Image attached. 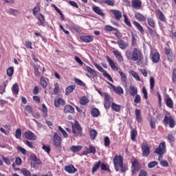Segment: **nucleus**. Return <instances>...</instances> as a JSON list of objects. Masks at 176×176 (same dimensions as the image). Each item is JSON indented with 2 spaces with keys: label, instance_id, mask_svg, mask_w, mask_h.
Here are the masks:
<instances>
[{
  "label": "nucleus",
  "instance_id": "nucleus-46",
  "mask_svg": "<svg viewBox=\"0 0 176 176\" xmlns=\"http://www.w3.org/2000/svg\"><path fill=\"white\" fill-rule=\"evenodd\" d=\"M41 85L43 89H46V87H47V82L43 76H41Z\"/></svg>",
  "mask_w": 176,
  "mask_h": 176
},
{
  "label": "nucleus",
  "instance_id": "nucleus-5",
  "mask_svg": "<svg viewBox=\"0 0 176 176\" xmlns=\"http://www.w3.org/2000/svg\"><path fill=\"white\" fill-rule=\"evenodd\" d=\"M96 68H97L98 70H99L100 72L102 73L103 76H104V78H107V79H108V80H109V82H113V79H112V77L111 76V75H109V74H108V72H107L105 71V69H104V68H102V67H101V65L95 63L94 64Z\"/></svg>",
  "mask_w": 176,
  "mask_h": 176
},
{
  "label": "nucleus",
  "instance_id": "nucleus-6",
  "mask_svg": "<svg viewBox=\"0 0 176 176\" xmlns=\"http://www.w3.org/2000/svg\"><path fill=\"white\" fill-rule=\"evenodd\" d=\"M154 153H157L160 156L164 155L166 153V142L160 143L158 147L154 151Z\"/></svg>",
  "mask_w": 176,
  "mask_h": 176
},
{
  "label": "nucleus",
  "instance_id": "nucleus-9",
  "mask_svg": "<svg viewBox=\"0 0 176 176\" xmlns=\"http://www.w3.org/2000/svg\"><path fill=\"white\" fill-rule=\"evenodd\" d=\"M107 84L109 85V86L111 87L113 91L116 94H118V96H120V95L123 94V93H124V91H123V88H122V87H115V85H113V84H111L109 82H107Z\"/></svg>",
  "mask_w": 176,
  "mask_h": 176
},
{
  "label": "nucleus",
  "instance_id": "nucleus-40",
  "mask_svg": "<svg viewBox=\"0 0 176 176\" xmlns=\"http://www.w3.org/2000/svg\"><path fill=\"white\" fill-rule=\"evenodd\" d=\"M21 173L24 176H31V172L25 168H21Z\"/></svg>",
  "mask_w": 176,
  "mask_h": 176
},
{
  "label": "nucleus",
  "instance_id": "nucleus-13",
  "mask_svg": "<svg viewBox=\"0 0 176 176\" xmlns=\"http://www.w3.org/2000/svg\"><path fill=\"white\" fill-rule=\"evenodd\" d=\"M81 42L85 43H90L94 41V37L93 36H80Z\"/></svg>",
  "mask_w": 176,
  "mask_h": 176
},
{
  "label": "nucleus",
  "instance_id": "nucleus-47",
  "mask_svg": "<svg viewBox=\"0 0 176 176\" xmlns=\"http://www.w3.org/2000/svg\"><path fill=\"white\" fill-rule=\"evenodd\" d=\"M119 74L121 76V80L124 83H127V77L126 76V74L123 72H119Z\"/></svg>",
  "mask_w": 176,
  "mask_h": 176
},
{
  "label": "nucleus",
  "instance_id": "nucleus-10",
  "mask_svg": "<svg viewBox=\"0 0 176 176\" xmlns=\"http://www.w3.org/2000/svg\"><path fill=\"white\" fill-rule=\"evenodd\" d=\"M106 59L107 63H109V65H110L113 71L119 70V68L118 67V66H116V63H115V62L111 59V57H109V56H106Z\"/></svg>",
  "mask_w": 176,
  "mask_h": 176
},
{
  "label": "nucleus",
  "instance_id": "nucleus-31",
  "mask_svg": "<svg viewBox=\"0 0 176 176\" xmlns=\"http://www.w3.org/2000/svg\"><path fill=\"white\" fill-rule=\"evenodd\" d=\"M76 88V86L75 85L68 86L65 89L66 96H69V94H71V93H72Z\"/></svg>",
  "mask_w": 176,
  "mask_h": 176
},
{
  "label": "nucleus",
  "instance_id": "nucleus-55",
  "mask_svg": "<svg viewBox=\"0 0 176 176\" xmlns=\"http://www.w3.org/2000/svg\"><path fill=\"white\" fill-rule=\"evenodd\" d=\"M135 104H140L141 102V96L140 94L135 95V99L133 100Z\"/></svg>",
  "mask_w": 176,
  "mask_h": 176
},
{
  "label": "nucleus",
  "instance_id": "nucleus-43",
  "mask_svg": "<svg viewBox=\"0 0 176 176\" xmlns=\"http://www.w3.org/2000/svg\"><path fill=\"white\" fill-rule=\"evenodd\" d=\"M130 74H131V75L132 76H133V78H134L135 79H136V80H138V82H140L141 78L140 77V76L138 75V74L137 72H134V71H131V72H130Z\"/></svg>",
  "mask_w": 176,
  "mask_h": 176
},
{
  "label": "nucleus",
  "instance_id": "nucleus-1",
  "mask_svg": "<svg viewBox=\"0 0 176 176\" xmlns=\"http://www.w3.org/2000/svg\"><path fill=\"white\" fill-rule=\"evenodd\" d=\"M113 162L116 171L121 170V173H126L129 168L127 166L123 164V157L116 155L113 157Z\"/></svg>",
  "mask_w": 176,
  "mask_h": 176
},
{
  "label": "nucleus",
  "instance_id": "nucleus-56",
  "mask_svg": "<svg viewBox=\"0 0 176 176\" xmlns=\"http://www.w3.org/2000/svg\"><path fill=\"white\" fill-rule=\"evenodd\" d=\"M71 29L73 30V31H76V32H78V34H80V32H82V30L80 29V27L78 25L72 26Z\"/></svg>",
  "mask_w": 176,
  "mask_h": 176
},
{
  "label": "nucleus",
  "instance_id": "nucleus-14",
  "mask_svg": "<svg viewBox=\"0 0 176 176\" xmlns=\"http://www.w3.org/2000/svg\"><path fill=\"white\" fill-rule=\"evenodd\" d=\"M165 54L168 58V60L173 63V60H174V56H173V51H171V49L170 48H165L164 49Z\"/></svg>",
  "mask_w": 176,
  "mask_h": 176
},
{
  "label": "nucleus",
  "instance_id": "nucleus-26",
  "mask_svg": "<svg viewBox=\"0 0 176 176\" xmlns=\"http://www.w3.org/2000/svg\"><path fill=\"white\" fill-rule=\"evenodd\" d=\"M92 10H94V12L96 13V14H98L102 17H104V16H105V14H104V12L102 11V10H101V8H100V7L98 6H94L92 8Z\"/></svg>",
  "mask_w": 176,
  "mask_h": 176
},
{
  "label": "nucleus",
  "instance_id": "nucleus-29",
  "mask_svg": "<svg viewBox=\"0 0 176 176\" xmlns=\"http://www.w3.org/2000/svg\"><path fill=\"white\" fill-rule=\"evenodd\" d=\"M116 58L118 60V61L122 62L123 61V56H122V53L118 50H115L113 52Z\"/></svg>",
  "mask_w": 176,
  "mask_h": 176
},
{
  "label": "nucleus",
  "instance_id": "nucleus-38",
  "mask_svg": "<svg viewBox=\"0 0 176 176\" xmlns=\"http://www.w3.org/2000/svg\"><path fill=\"white\" fill-rule=\"evenodd\" d=\"M121 106L120 104H117L116 103H112L111 104V109L115 111V112H120V111Z\"/></svg>",
  "mask_w": 176,
  "mask_h": 176
},
{
  "label": "nucleus",
  "instance_id": "nucleus-53",
  "mask_svg": "<svg viewBox=\"0 0 176 176\" xmlns=\"http://www.w3.org/2000/svg\"><path fill=\"white\" fill-rule=\"evenodd\" d=\"M124 16V23L126 24V25H127L128 27H130L131 28L132 25H131V22H130V21L129 20V18H127V15H123Z\"/></svg>",
  "mask_w": 176,
  "mask_h": 176
},
{
  "label": "nucleus",
  "instance_id": "nucleus-21",
  "mask_svg": "<svg viewBox=\"0 0 176 176\" xmlns=\"http://www.w3.org/2000/svg\"><path fill=\"white\" fill-rule=\"evenodd\" d=\"M133 25H135V27H136L137 30L140 31L142 35H144V34H145V30H144V28L142 27V25H141V24H140V23L137 22L136 21H133Z\"/></svg>",
  "mask_w": 176,
  "mask_h": 176
},
{
  "label": "nucleus",
  "instance_id": "nucleus-23",
  "mask_svg": "<svg viewBox=\"0 0 176 176\" xmlns=\"http://www.w3.org/2000/svg\"><path fill=\"white\" fill-rule=\"evenodd\" d=\"M157 16L160 21H162V23H166V16H164V14H163V12H162V10L159 9L157 10Z\"/></svg>",
  "mask_w": 176,
  "mask_h": 176
},
{
  "label": "nucleus",
  "instance_id": "nucleus-20",
  "mask_svg": "<svg viewBox=\"0 0 176 176\" xmlns=\"http://www.w3.org/2000/svg\"><path fill=\"white\" fill-rule=\"evenodd\" d=\"M97 150H96V147L90 145L89 148H87L86 151H84V155H89V153H93V155H96Z\"/></svg>",
  "mask_w": 176,
  "mask_h": 176
},
{
  "label": "nucleus",
  "instance_id": "nucleus-32",
  "mask_svg": "<svg viewBox=\"0 0 176 176\" xmlns=\"http://www.w3.org/2000/svg\"><path fill=\"white\" fill-rule=\"evenodd\" d=\"M137 135H138V132L135 129H133L131 132V141H133V142H135Z\"/></svg>",
  "mask_w": 176,
  "mask_h": 176
},
{
  "label": "nucleus",
  "instance_id": "nucleus-16",
  "mask_svg": "<svg viewBox=\"0 0 176 176\" xmlns=\"http://www.w3.org/2000/svg\"><path fill=\"white\" fill-rule=\"evenodd\" d=\"M129 94L131 97H135L137 94H138V88L134 87L133 85H131L129 87Z\"/></svg>",
  "mask_w": 176,
  "mask_h": 176
},
{
  "label": "nucleus",
  "instance_id": "nucleus-18",
  "mask_svg": "<svg viewBox=\"0 0 176 176\" xmlns=\"http://www.w3.org/2000/svg\"><path fill=\"white\" fill-rule=\"evenodd\" d=\"M38 21L37 24L39 26L45 27V23H46V20L45 19V16H43L42 14H40L38 16Z\"/></svg>",
  "mask_w": 176,
  "mask_h": 176
},
{
  "label": "nucleus",
  "instance_id": "nucleus-25",
  "mask_svg": "<svg viewBox=\"0 0 176 176\" xmlns=\"http://www.w3.org/2000/svg\"><path fill=\"white\" fill-rule=\"evenodd\" d=\"M60 105H65V100L61 98H58L54 101V106L56 108L60 107Z\"/></svg>",
  "mask_w": 176,
  "mask_h": 176
},
{
  "label": "nucleus",
  "instance_id": "nucleus-57",
  "mask_svg": "<svg viewBox=\"0 0 176 176\" xmlns=\"http://www.w3.org/2000/svg\"><path fill=\"white\" fill-rule=\"evenodd\" d=\"M157 164H159V162L156 161H153L148 164V168H153V167H156Z\"/></svg>",
  "mask_w": 176,
  "mask_h": 176
},
{
  "label": "nucleus",
  "instance_id": "nucleus-15",
  "mask_svg": "<svg viewBox=\"0 0 176 176\" xmlns=\"http://www.w3.org/2000/svg\"><path fill=\"white\" fill-rule=\"evenodd\" d=\"M117 44L118 45L120 49H122V50H126V49L129 47V43L125 42L122 39L118 40L117 41Z\"/></svg>",
  "mask_w": 176,
  "mask_h": 176
},
{
  "label": "nucleus",
  "instance_id": "nucleus-52",
  "mask_svg": "<svg viewBox=\"0 0 176 176\" xmlns=\"http://www.w3.org/2000/svg\"><path fill=\"white\" fill-rule=\"evenodd\" d=\"M41 67L39 65L34 66V75L35 76H41V72H39V69Z\"/></svg>",
  "mask_w": 176,
  "mask_h": 176
},
{
  "label": "nucleus",
  "instance_id": "nucleus-58",
  "mask_svg": "<svg viewBox=\"0 0 176 176\" xmlns=\"http://www.w3.org/2000/svg\"><path fill=\"white\" fill-rule=\"evenodd\" d=\"M167 139L169 141L170 144H173V142H175V137H174L173 134H168Z\"/></svg>",
  "mask_w": 176,
  "mask_h": 176
},
{
  "label": "nucleus",
  "instance_id": "nucleus-60",
  "mask_svg": "<svg viewBox=\"0 0 176 176\" xmlns=\"http://www.w3.org/2000/svg\"><path fill=\"white\" fill-rule=\"evenodd\" d=\"M15 138H17V140H20V138H21V129H17L16 130Z\"/></svg>",
  "mask_w": 176,
  "mask_h": 176
},
{
  "label": "nucleus",
  "instance_id": "nucleus-51",
  "mask_svg": "<svg viewBox=\"0 0 176 176\" xmlns=\"http://www.w3.org/2000/svg\"><path fill=\"white\" fill-rule=\"evenodd\" d=\"M100 166H101V161H98L97 164L94 166L92 168V173H96V171L100 168Z\"/></svg>",
  "mask_w": 176,
  "mask_h": 176
},
{
  "label": "nucleus",
  "instance_id": "nucleus-37",
  "mask_svg": "<svg viewBox=\"0 0 176 176\" xmlns=\"http://www.w3.org/2000/svg\"><path fill=\"white\" fill-rule=\"evenodd\" d=\"M74 82L76 84L78 85V86H81L82 87H86V84L82 81V80L78 78H74Z\"/></svg>",
  "mask_w": 176,
  "mask_h": 176
},
{
  "label": "nucleus",
  "instance_id": "nucleus-62",
  "mask_svg": "<svg viewBox=\"0 0 176 176\" xmlns=\"http://www.w3.org/2000/svg\"><path fill=\"white\" fill-rule=\"evenodd\" d=\"M155 87V78L151 77L150 78V89L153 90Z\"/></svg>",
  "mask_w": 176,
  "mask_h": 176
},
{
  "label": "nucleus",
  "instance_id": "nucleus-17",
  "mask_svg": "<svg viewBox=\"0 0 176 176\" xmlns=\"http://www.w3.org/2000/svg\"><path fill=\"white\" fill-rule=\"evenodd\" d=\"M65 170L67 171V173H69V174H74L78 171V169L76 168L72 164L66 166L65 167Z\"/></svg>",
  "mask_w": 176,
  "mask_h": 176
},
{
  "label": "nucleus",
  "instance_id": "nucleus-48",
  "mask_svg": "<svg viewBox=\"0 0 176 176\" xmlns=\"http://www.w3.org/2000/svg\"><path fill=\"white\" fill-rule=\"evenodd\" d=\"M12 90V92L14 93V94H19V84H14Z\"/></svg>",
  "mask_w": 176,
  "mask_h": 176
},
{
  "label": "nucleus",
  "instance_id": "nucleus-64",
  "mask_svg": "<svg viewBox=\"0 0 176 176\" xmlns=\"http://www.w3.org/2000/svg\"><path fill=\"white\" fill-rule=\"evenodd\" d=\"M172 82L173 83L176 82V68L173 69V70Z\"/></svg>",
  "mask_w": 176,
  "mask_h": 176
},
{
  "label": "nucleus",
  "instance_id": "nucleus-35",
  "mask_svg": "<svg viewBox=\"0 0 176 176\" xmlns=\"http://www.w3.org/2000/svg\"><path fill=\"white\" fill-rule=\"evenodd\" d=\"M80 105H87L89 104V98H87L86 96L80 98Z\"/></svg>",
  "mask_w": 176,
  "mask_h": 176
},
{
  "label": "nucleus",
  "instance_id": "nucleus-27",
  "mask_svg": "<svg viewBox=\"0 0 176 176\" xmlns=\"http://www.w3.org/2000/svg\"><path fill=\"white\" fill-rule=\"evenodd\" d=\"M135 17L138 21H146V16H144L140 12H137L135 14Z\"/></svg>",
  "mask_w": 176,
  "mask_h": 176
},
{
  "label": "nucleus",
  "instance_id": "nucleus-22",
  "mask_svg": "<svg viewBox=\"0 0 176 176\" xmlns=\"http://www.w3.org/2000/svg\"><path fill=\"white\" fill-rule=\"evenodd\" d=\"M135 115L138 123H142V116L141 115V111L138 109L135 110Z\"/></svg>",
  "mask_w": 176,
  "mask_h": 176
},
{
  "label": "nucleus",
  "instance_id": "nucleus-3",
  "mask_svg": "<svg viewBox=\"0 0 176 176\" xmlns=\"http://www.w3.org/2000/svg\"><path fill=\"white\" fill-rule=\"evenodd\" d=\"M163 124H164V126H168L169 124V127L170 129H174V127H175V120L171 116L169 117L165 116L163 120Z\"/></svg>",
  "mask_w": 176,
  "mask_h": 176
},
{
  "label": "nucleus",
  "instance_id": "nucleus-42",
  "mask_svg": "<svg viewBox=\"0 0 176 176\" xmlns=\"http://www.w3.org/2000/svg\"><path fill=\"white\" fill-rule=\"evenodd\" d=\"M105 31H109V32H112L113 31H118V29L116 28H113L109 25H107L104 26Z\"/></svg>",
  "mask_w": 176,
  "mask_h": 176
},
{
  "label": "nucleus",
  "instance_id": "nucleus-36",
  "mask_svg": "<svg viewBox=\"0 0 176 176\" xmlns=\"http://www.w3.org/2000/svg\"><path fill=\"white\" fill-rule=\"evenodd\" d=\"M82 149V146H72L70 148L73 153H77V152H80Z\"/></svg>",
  "mask_w": 176,
  "mask_h": 176
},
{
  "label": "nucleus",
  "instance_id": "nucleus-28",
  "mask_svg": "<svg viewBox=\"0 0 176 176\" xmlns=\"http://www.w3.org/2000/svg\"><path fill=\"white\" fill-rule=\"evenodd\" d=\"M65 113H74L75 112V108L70 104H67L64 108Z\"/></svg>",
  "mask_w": 176,
  "mask_h": 176
},
{
  "label": "nucleus",
  "instance_id": "nucleus-54",
  "mask_svg": "<svg viewBox=\"0 0 176 176\" xmlns=\"http://www.w3.org/2000/svg\"><path fill=\"white\" fill-rule=\"evenodd\" d=\"M58 130L62 133L64 138H68V133L60 126H58Z\"/></svg>",
  "mask_w": 176,
  "mask_h": 176
},
{
  "label": "nucleus",
  "instance_id": "nucleus-8",
  "mask_svg": "<svg viewBox=\"0 0 176 176\" xmlns=\"http://www.w3.org/2000/svg\"><path fill=\"white\" fill-rule=\"evenodd\" d=\"M136 171H140V162H138V160H134V161L132 162V165H131L132 175H134Z\"/></svg>",
  "mask_w": 176,
  "mask_h": 176
},
{
  "label": "nucleus",
  "instance_id": "nucleus-33",
  "mask_svg": "<svg viewBox=\"0 0 176 176\" xmlns=\"http://www.w3.org/2000/svg\"><path fill=\"white\" fill-rule=\"evenodd\" d=\"M98 133L97 132V131H96V129H92L89 131V137L90 139L92 140H96V138H97Z\"/></svg>",
  "mask_w": 176,
  "mask_h": 176
},
{
  "label": "nucleus",
  "instance_id": "nucleus-50",
  "mask_svg": "<svg viewBox=\"0 0 176 176\" xmlns=\"http://www.w3.org/2000/svg\"><path fill=\"white\" fill-rule=\"evenodd\" d=\"M32 10H33V15L36 16V14H38V13L41 12V7L39 6H36Z\"/></svg>",
  "mask_w": 176,
  "mask_h": 176
},
{
  "label": "nucleus",
  "instance_id": "nucleus-19",
  "mask_svg": "<svg viewBox=\"0 0 176 176\" xmlns=\"http://www.w3.org/2000/svg\"><path fill=\"white\" fill-rule=\"evenodd\" d=\"M111 13L113 14L116 20H120L122 19V12L118 10H111Z\"/></svg>",
  "mask_w": 176,
  "mask_h": 176
},
{
  "label": "nucleus",
  "instance_id": "nucleus-7",
  "mask_svg": "<svg viewBox=\"0 0 176 176\" xmlns=\"http://www.w3.org/2000/svg\"><path fill=\"white\" fill-rule=\"evenodd\" d=\"M54 144L57 151H61V137L57 133L54 135Z\"/></svg>",
  "mask_w": 176,
  "mask_h": 176
},
{
  "label": "nucleus",
  "instance_id": "nucleus-24",
  "mask_svg": "<svg viewBox=\"0 0 176 176\" xmlns=\"http://www.w3.org/2000/svg\"><path fill=\"white\" fill-rule=\"evenodd\" d=\"M151 60L153 63L157 64L158 61L160 60V54L159 52H155L151 54Z\"/></svg>",
  "mask_w": 176,
  "mask_h": 176
},
{
  "label": "nucleus",
  "instance_id": "nucleus-59",
  "mask_svg": "<svg viewBox=\"0 0 176 176\" xmlns=\"http://www.w3.org/2000/svg\"><path fill=\"white\" fill-rule=\"evenodd\" d=\"M166 106L168 107V108H173V100H171V98H168L166 99Z\"/></svg>",
  "mask_w": 176,
  "mask_h": 176
},
{
  "label": "nucleus",
  "instance_id": "nucleus-2",
  "mask_svg": "<svg viewBox=\"0 0 176 176\" xmlns=\"http://www.w3.org/2000/svg\"><path fill=\"white\" fill-rule=\"evenodd\" d=\"M131 60H132V61H137V64L141 65L144 60V55H142L141 50L138 48H134Z\"/></svg>",
  "mask_w": 176,
  "mask_h": 176
},
{
  "label": "nucleus",
  "instance_id": "nucleus-45",
  "mask_svg": "<svg viewBox=\"0 0 176 176\" xmlns=\"http://www.w3.org/2000/svg\"><path fill=\"white\" fill-rule=\"evenodd\" d=\"M86 69L87 72H89V74H91V75H92V76H96L97 75V74L96 73V71H94V69L91 68L90 66H87Z\"/></svg>",
  "mask_w": 176,
  "mask_h": 176
},
{
  "label": "nucleus",
  "instance_id": "nucleus-49",
  "mask_svg": "<svg viewBox=\"0 0 176 176\" xmlns=\"http://www.w3.org/2000/svg\"><path fill=\"white\" fill-rule=\"evenodd\" d=\"M14 72V69L12 67H10L7 69V75L8 76H13V74Z\"/></svg>",
  "mask_w": 176,
  "mask_h": 176
},
{
  "label": "nucleus",
  "instance_id": "nucleus-12",
  "mask_svg": "<svg viewBox=\"0 0 176 176\" xmlns=\"http://www.w3.org/2000/svg\"><path fill=\"white\" fill-rule=\"evenodd\" d=\"M132 8L136 10H140L142 8V1L141 0H132Z\"/></svg>",
  "mask_w": 176,
  "mask_h": 176
},
{
  "label": "nucleus",
  "instance_id": "nucleus-61",
  "mask_svg": "<svg viewBox=\"0 0 176 176\" xmlns=\"http://www.w3.org/2000/svg\"><path fill=\"white\" fill-rule=\"evenodd\" d=\"M42 111L44 113L43 116L44 118L47 117V107H46V105L45 104H42Z\"/></svg>",
  "mask_w": 176,
  "mask_h": 176
},
{
  "label": "nucleus",
  "instance_id": "nucleus-63",
  "mask_svg": "<svg viewBox=\"0 0 176 176\" xmlns=\"http://www.w3.org/2000/svg\"><path fill=\"white\" fill-rule=\"evenodd\" d=\"M42 149H43V151H45V152H47V153L48 155H49V153H50V151H52L50 146H46L45 144L43 145Z\"/></svg>",
  "mask_w": 176,
  "mask_h": 176
},
{
  "label": "nucleus",
  "instance_id": "nucleus-41",
  "mask_svg": "<svg viewBox=\"0 0 176 176\" xmlns=\"http://www.w3.org/2000/svg\"><path fill=\"white\" fill-rule=\"evenodd\" d=\"M147 31L151 36H153L155 35L154 32L156 34L157 36H159V34H157V32H156V30H153V29H152V28L149 26L147 27Z\"/></svg>",
  "mask_w": 176,
  "mask_h": 176
},
{
  "label": "nucleus",
  "instance_id": "nucleus-39",
  "mask_svg": "<svg viewBox=\"0 0 176 176\" xmlns=\"http://www.w3.org/2000/svg\"><path fill=\"white\" fill-rule=\"evenodd\" d=\"M100 168L102 171H107L108 173L111 171V169L109 168V166L104 163L100 164Z\"/></svg>",
  "mask_w": 176,
  "mask_h": 176
},
{
  "label": "nucleus",
  "instance_id": "nucleus-4",
  "mask_svg": "<svg viewBox=\"0 0 176 176\" xmlns=\"http://www.w3.org/2000/svg\"><path fill=\"white\" fill-rule=\"evenodd\" d=\"M141 149L142 152V156H143V157H148L151 153V147L149 146V144H148L147 142H144L141 146Z\"/></svg>",
  "mask_w": 176,
  "mask_h": 176
},
{
  "label": "nucleus",
  "instance_id": "nucleus-11",
  "mask_svg": "<svg viewBox=\"0 0 176 176\" xmlns=\"http://www.w3.org/2000/svg\"><path fill=\"white\" fill-rule=\"evenodd\" d=\"M25 138H26V140H29L30 141L36 140V136L35 135V133L30 131H27L25 132Z\"/></svg>",
  "mask_w": 176,
  "mask_h": 176
},
{
  "label": "nucleus",
  "instance_id": "nucleus-34",
  "mask_svg": "<svg viewBox=\"0 0 176 176\" xmlns=\"http://www.w3.org/2000/svg\"><path fill=\"white\" fill-rule=\"evenodd\" d=\"M91 115L93 118H98L100 116V110L97 108H94L91 111Z\"/></svg>",
  "mask_w": 176,
  "mask_h": 176
},
{
  "label": "nucleus",
  "instance_id": "nucleus-30",
  "mask_svg": "<svg viewBox=\"0 0 176 176\" xmlns=\"http://www.w3.org/2000/svg\"><path fill=\"white\" fill-rule=\"evenodd\" d=\"M147 23L151 28H156V23L153 19L148 16L147 18Z\"/></svg>",
  "mask_w": 176,
  "mask_h": 176
},
{
  "label": "nucleus",
  "instance_id": "nucleus-44",
  "mask_svg": "<svg viewBox=\"0 0 176 176\" xmlns=\"http://www.w3.org/2000/svg\"><path fill=\"white\" fill-rule=\"evenodd\" d=\"M104 146L109 147V145H111V139H109V137L106 136L104 138Z\"/></svg>",
  "mask_w": 176,
  "mask_h": 176
}]
</instances>
